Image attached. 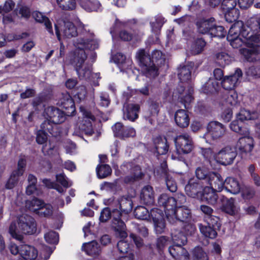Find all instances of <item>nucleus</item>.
I'll use <instances>...</instances> for the list:
<instances>
[{
  "mask_svg": "<svg viewBox=\"0 0 260 260\" xmlns=\"http://www.w3.org/2000/svg\"><path fill=\"white\" fill-rule=\"evenodd\" d=\"M75 49L71 52L66 58V63L73 66L80 80L92 81V79H100V74L92 73V65L86 61L87 50H93L98 48L99 40L91 32H82L74 41Z\"/></svg>",
  "mask_w": 260,
  "mask_h": 260,
  "instance_id": "nucleus-1",
  "label": "nucleus"
},
{
  "mask_svg": "<svg viewBox=\"0 0 260 260\" xmlns=\"http://www.w3.org/2000/svg\"><path fill=\"white\" fill-rule=\"evenodd\" d=\"M177 200L167 194H162L158 199V205L163 208L166 218L170 223L174 224L177 221L189 223L191 217L190 210L180 206L185 202V197L180 193L177 194ZM184 229L188 235H192L196 230L195 226L191 223L186 225Z\"/></svg>",
  "mask_w": 260,
  "mask_h": 260,
  "instance_id": "nucleus-2",
  "label": "nucleus"
},
{
  "mask_svg": "<svg viewBox=\"0 0 260 260\" xmlns=\"http://www.w3.org/2000/svg\"><path fill=\"white\" fill-rule=\"evenodd\" d=\"M241 35L245 39L246 44L250 48H242L240 52L248 62L260 61V17L257 15L250 18L247 24H243Z\"/></svg>",
  "mask_w": 260,
  "mask_h": 260,
  "instance_id": "nucleus-3",
  "label": "nucleus"
},
{
  "mask_svg": "<svg viewBox=\"0 0 260 260\" xmlns=\"http://www.w3.org/2000/svg\"><path fill=\"white\" fill-rule=\"evenodd\" d=\"M106 205L113 209V228L116 237L125 238L127 236L125 225L123 221L127 218V214L132 211L133 203L129 197H121L116 200L113 198L105 199Z\"/></svg>",
  "mask_w": 260,
  "mask_h": 260,
  "instance_id": "nucleus-4",
  "label": "nucleus"
},
{
  "mask_svg": "<svg viewBox=\"0 0 260 260\" xmlns=\"http://www.w3.org/2000/svg\"><path fill=\"white\" fill-rule=\"evenodd\" d=\"M136 57L141 68L143 74L149 78H154L158 75L157 65L166 63L165 55L158 50H155L151 53V57L144 49H140L136 53Z\"/></svg>",
  "mask_w": 260,
  "mask_h": 260,
  "instance_id": "nucleus-5",
  "label": "nucleus"
},
{
  "mask_svg": "<svg viewBox=\"0 0 260 260\" xmlns=\"http://www.w3.org/2000/svg\"><path fill=\"white\" fill-rule=\"evenodd\" d=\"M36 230L34 218L27 215H22L18 218L17 224L15 222L11 224L9 233L13 238L21 241L23 238L22 234L32 235Z\"/></svg>",
  "mask_w": 260,
  "mask_h": 260,
  "instance_id": "nucleus-6",
  "label": "nucleus"
},
{
  "mask_svg": "<svg viewBox=\"0 0 260 260\" xmlns=\"http://www.w3.org/2000/svg\"><path fill=\"white\" fill-rule=\"evenodd\" d=\"M243 26L242 21H238L234 23L230 27L227 40L230 42V45L234 48H238L242 46L243 44H246L245 39L241 35V29Z\"/></svg>",
  "mask_w": 260,
  "mask_h": 260,
  "instance_id": "nucleus-7",
  "label": "nucleus"
},
{
  "mask_svg": "<svg viewBox=\"0 0 260 260\" xmlns=\"http://www.w3.org/2000/svg\"><path fill=\"white\" fill-rule=\"evenodd\" d=\"M44 116L46 118L44 121H47L51 124L53 129L56 128V124L64 122L66 118V115L63 111L53 106L45 108Z\"/></svg>",
  "mask_w": 260,
  "mask_h": 260,
  "instance_id": "nucleus-8",
  "label": "nucleus"
},
{
  "mask_svg": "<svg viewBox=\"0 0 260 260\" xmlns=\"http://www.w3.org/2000/svg\"><path fill=\"white\" fill-rule=\"evenodd\" d=\"M238 140L235 148L242 157L249 156L254 147L253 138L249 135H242Z\"/></svg>",
  "mask_w": 260,
  "mask_h": 260,
  "instance_id": "nucleus-9",
  "label": "nucleus"
},
{
  "mask_svg": "<svg viewBox=\"0 0 260 260\" xmlns=\"http://www.w3.org/2000/svg\"><path fill=\"white\" fill-rule=\"evenodd\" d=\"M193 88L189 87L185 89L182 85H178L173 92L172 98L174 101H177L182 104L186 109L189 108V105L193 100L192 96Z\"/></svg>",
  "mask_w": 260,
  "mask_h": 260,
  "instance_id": "nucleus-10",
  "label": "nucleus"
},
{
  "mask_svg": "<svg viewBox=\"0 0 260 260\" xmlns=\"http://www.w3.org/2000/svg\"><path fill=\"white\" fill-rule=\"evenodd\" d=\"M225 132V128L221 123L217 121H211L208 124L207 132L203 138L207 143H210V139L214 140L220 138L223 136Z\"/></svg>",
  "mask_w": 260,
  "mask_h": 260,
  "instance_id": "nucleus-11",
  "label": "nucleus"
},
{
  "mask_svg": "<svg viewBox=\"0 0 260 260\" xmlns=\"http://www.w3.org/2000/svg\"><path fill=\"white\" fill-rule=\"evenodd\" d=\"M174 141L178 153H188L192 150L193 142L192 138L188 134L185 133L177 136Z\"/></svg>",
  "mask_w": 260,
  "mask_h": 260,
  "instance_id": "nucleus-12",
  "label": "nucleus"
},
{
  "mask_svg": "<svg viewBox=\"0 0 260 260\" xmlns=\"http://www.w3.org/2000/svg\"><path fill=\"white\" fill-rule=\"evenodd\" d=\"M80 111L83 116V120L79 125V129L86 135H91L93 133L92 121L95 120V117L84 107H81Z\"/></svg>",
  "mask_w": 260,
  "mask_h": 260,
  "instance_id": "nucleus-13",
  "label": "nucleus"
},
{
  "mask_svg": "<svg viewBox=\"0 0 260 260\" xmlns=\"http://www.w3.org/2000/svg\"><path fill=\"white\" fill-rule=\"evenodd\" d=\"M237 156V152L229 146L222 148L216 153L215 160L218 163L226 166L231 165Z\"/></svg>",
  "mask_w": 260,
  "mask_h": 260,
  "instance_id": "nucleus-14",
  "label": "nucleus"
},
{
  "mask_svg": "<svg viewBox=\"0 0 260 260\" xmlns=\"http://www.w3.org/2000/svg\"><path fill=\"white\" fill-rule=\"evenodd\" d=\"M205 184L204 182H201L197 179H190L185 186L186 193L193 198H197L198 200L201 196L203 189Z\"/></svg>",
  "mask_w": 260,
  "mask_h": 260,
  "instance_id": "nucleus-15",
  "label": "nucleus"
},
{
  "mask_svg": "<svg viewBox=\"0 0 260 260\" xmlns=\"http://www.w3.org/2000/svg\"><path fill=\"white\" fill-rule=\"evenodd\" d=\"M242 74V71L237 69L233 74L224 77L221 82L223 88L227 90H234V88L240 83Z\"/></svg>",
  "mask_w": 260,
  "mask_h": 260,
  "instance_id": "nucleus-16",
  "label": "nucleus"
},
{
  "mask_svg": "<svg viewBox=\"0 0 260 260\" xmlns=\"http://www.w3.org/2000/svg\"><path fill=\"white\" fill-rule=\"evenodd\" d=\"M75 24H76L78 27H83V30L80 34L82 32H90L89 30H87L86 28H85L82 23L80 21L78 18H76L74 19V22L71 21H64L63 26L61 28V31L62 33L63 36L68 38L76 37L77 35V30Z\"/></svg>",
  "mask_w": 260,
  "mask_h": 260,
  "instance_id": "nucleus-17",
  "label": "nucleus"
},
{
  "mask_svg": "<svg viewBox=\"0 0 260 260\" xmlns=\"http://www.w3.org/2000/svg\"><path fill=\"white\" fill-rule=\"evenodd\" d=\"M150 219L152 218L153 221L156 233L161 234L164 232L166 224L162 210L157 208H153L150 212Z\"/></svg>",
  "mask_w": 260,
  "mask_h": 260,
  "instance_id": "nucleus-18",
  "label": "nucleus"
},
{
  "mask_svg": "<svg viewBox=\"0 0 260 260\" xmlns=\"http://www.w3.org/2000/svg\"><path fill=\"white\" fill-rule=\"evenodd\" d=\"M224 180L219 174L210 172L205 184L206 186L220 192L224 188Z\"/></svg>",
  "mask_w": 260,
  "mask_h": 260,
  "instance_id": "nucleus-19",
  "label": "nucleus"
},
{
  "mask_svg": "<svg viewBox=\"0 0 260 260\" xmlns=\"http://www.w3.org/2000/svg\"><path fill=\"white\" fill-rule=\"evenodd\" d=\"M57 104L66 110V116H70L74 114L76 111L74 102L68 93H62Z\"/></svg>",
  "mask_w": 260,
  "mask_h": 260,
  "instance_id": "nucleus-20",
  "label": "nucleus"
},
{
  "mask_svg": "<svg viewBox=\"0 0 260 260\" xmlns=\"http://www.w3.org/2000/svg\"><path fill=\"white\" fill-rule=\"evenodd\" d=\"M47 132L49 133L53 136L57 135L56 132L53 129V126L47 121H44L41 125V129L37 133L36 141L38 144H43L47 140Z\"/></svg>",
  "mask_w": 260,
  "mask_h": 260,
  "instance_id": "nucleus-21",
  "label": "nucleus"
},
{
  "mask_svg": "<svg viewBox=\"0 0 260 260\" xmlns=\"http://www.w3.org/2000/svg\"><path fill=\"white\" fill-rule=\"evenodd\" d=\"M216 192L218 191L205 185L199 200L207 202L211 205H215L218 202V197Z\"/></svg>",
  "mask_w": 260,
  "mask_h": 260,
  "instance_id": "nucleus-22",
  "label": "nucleus"
},
{
  "mask_svg": "<svg viewBox=\"0 0 260 260\" xmlns=\"http://www.w3.org/2000/svg\"><path fill=\"white\" fill-rule=\"evenodd\" d=\"M125 126H124L121 122H117L112 126V128L115 137L121 139L129 137H134L136 135V131L134 128L127 129L128 133L124 131Z\"/></svg>",
  "mask_w": 260,
  "mask_h": 260,
  "instance_id": "nucleus-23",
  "label": "nucleus"
},
{
  "mask_svg": "<svg viewBox=\"0 0 260 260\" xmlns=\"http://www.w3.org/2000/svg\"><path fill=\"white\" fill-rule=\"evenodd\" d=\"M169 252L170 255L177 260H188L189 253L187 251L180 245L174 244L169 247Z\"/></svg>",
  "mask_w": 260,
  "mask_h": 260,
  "instance_id": "nucleus-24",
  "label": "nucleus"
},
{
  "mask_svg": "<svg viewBox=\"0 0 260 260\" xmlns=\"http://www.w3.org/2000/svg\"><path fill=\"white\" fill-rule=\"evenodd\" d=\"M20 254L25 260H35L38 256V252L34 246L24 244L20 247Z\"/></svg>",
  "mask_w": 260,
  "mask_h": 260,
  "instance_id": "nucleus-25",
  "label": "nucleus"
},
{
  "mask_svg": "<svg viewBox=\"0 0 260 260\" xmlns=\"http://www.w3.org/2000/svg\"><path fill=\"white\" fill-rule=\"evenodd\" d=\"M114 62L117 64L121 72H125L129 69L132 64V61L126 58L121 53H117L113 56Z\"/></svg>",
  "mask_w": 260,
  "mask_h": 260,
  "instance_id": "nucleus-26",
  "label": "nucleus"
},
{
  "mask_svg": "<svg viewBox=\"0 0 260 260\" xmlns=\"http://www.w3.org/2000/svg\"><path fill=\"white\" fill-rule=\"evenodd\" d=\"M175 121L180 127H186L189 124L190 118L187 111L183 109L177 110L175 114Z\"/></svg>",
  "mask_w": 260,
  "mask_h": 260,
  "instance_id": "nucleus-27",
  "label": "nucleus"
},
{
  "mask_svg": "<svg viewBox=\"0 0 260 260\" xmlns=\"http://www.w3.org/2000/svg\"><path fill=\"white\" fill-rule=\"evenodd\" d=\"M123 118L132 121H134L138 117V112L140 107L138 105L129 104L124 105Z\"/></svg>",
  "mask_w": 260,
  "mask_h": 260,
  "instance_id": "nucleus-28",
  "label": "nucleus"
},
{
  "mask_svg": "<svg viewBox=\"0 0 260 260\" xmlns=\"http://www.w3.org/2000/svg\"><path fill=\"white\" fill-rule=\"evenodd\" d=\"M215 19L211 17L208 19H202L197 22L198 30L202 34H208L214 25Z\"/></svg>",
  "mask_w": 260,
  "mask_h": 260,
  "instance_id": "nucleus-29",
  "label": "nucleus"
},
{
  "mask_svg": "<svg viewBox=\"0 0 260 260\" xmlns=\"http://www.w3.org/2000/svg\"><path fill=\"white\" fill-rule=\"evenodd\" d=\"M153 144L156 152L159 155H164L168 151L169 146L165 137L157 136L153 139Z\"/></svg>",
  "mask_w": 260,
  "mask_h": 260,
  "instance_id": "nucleus-30",
  "label": "nucleus"
},
{
  "mask_svg": "<svg viewBox=\"0 0 260 260\" xmlns=\"http://www.w3.org/2000/svg\"><path fill=\"white\" fill-rule=\"evenodd\" d=\"M32 16L35 20L39 23H43L45 28L50 35H53L52 23L49 19L44 14L39 11H34Z\"/></svg>",
  "mask_w": 260,
  "mask_h": 260,
  "instance_id": "nucleus-31",
  "label": "nucleus"
},
{
  "mask_svg": "<svg viewBox=\"0 0 260 260\" xmlns=\"http://www.w3.org/2000/svg\"><path fill=\"white\" fill-rule=\"evenodd\" d=\"M224 188L228 192L236 194L240 192L241 186L237 179L228 177L224 180Z\"/></svg>",
  "mask_w": 260,
  "mask_h": 260,
  "instance_id": "nucleus-32",
  "label": "nucleus"
},
{
  "mask_svg": "<svg viewBox=\"0 0 260 260\" xmlns=\"http://www.w3.org/2000/svg\"><path fill=\"white\" fill-rule=\"evenodd\" d=\"M81 7L87 12H100L102 6L98 0H81Z\"/></svg>",
  "mask_w": 260,
  "mask_h": 260,
  "instance_id": "nucleus-33",
  "label": "nucleus"
},
{
  "mask_svg": "<svg viewBox=\"0 0 260 260\" xmlns=\"http://www.w3.org/2000/svg\"><path fill=\"white\" fill-rule=\"evenodd\" d=\"M140 198L144 204H152L154 201V193L153 188L150 185L145 186L142 189Z\"/></svg>",
  "mask_w": 260,
  "mask_h": 260,
  "instance_id": "nucleus-34",
  "label": "nucleus"
},
{
  "mask_svg": "<svg viewBox=\"0 0 260 260\" xmlns=\"http://www.w3.org/2000/svg\"><path fill=\"white\" fill-rule=\"evenodd\" d=\"M82 248L87 255L93 257L98 256L101 251L100 245L95 241L84 243Z\"/></svg>",
  "mask_w": 260,
  "mask_h": 260,
  "instance_id": "nucleus-35",
  "label": "nucleus"
},
{
  "mask_svg": "<svg viewBox=\"0 0 260 260\" xmlns=\"http://www.w3.org/2000/svg\"><path fill=\"white\" fill-rule=\"evenodd\" d=\"M258 117V114L257 112L255 111L251 112L249 110L245 109H241L236 115V118L237 120H239L240 122L253 120Z\"/></svg>",
  "mask_w": 260,
  "mask_h": 260,
  "instance_id": "nucleus-36",
  "label": "nucleus"
},
{
  "mask_svg": "<svg viewBox=\"0 0 260 260\" xmlns=\"http://www.w3.org/2000/svg\"><path fill=\"white\" fill-rule=\"evenodd\" d=\"M165 22V18L160 14H158L151 18L150 20V25L152 31L157 33L160 30Z\"/></svg>",
  "mask_w": 260,
  "mask_h": 260,
  "instance_id": "nucleus-37",
  "label": "nucleus"
},
{
  "mask_svg": "<svg viewBox=\"0 0 260 260\" xmlns=\"http://www.w3.org/2000/svg\"><path fill=\"white\" fill-rule=\"evenodd\" d=\"M201 234L205 237L214 239L217 236L216 228L209 225L199 224Z\"/></svg>",
  "mask_w": 260,
  "mask_h": 260,
  "instance_id": "nucleus-38",
  "label": "nucleus"
},
{
  "mask_svg": "<svg viewBox=\"0 0 260 260\" xmlns=\"http://www.w3.org/2000/svg\"><path fill=\"white\" fill-rule=\"evenodd\" d=\"M44 202L37 198H34L31 201H26L25 207L27 209L34 212L38 213L39 210L43 207Z\"/></svg>",
  "mask_w": 260,
  "mask_h": 260,
  "instance_id": "nucleus-39",
  "label": "nucleus"
},
{
  "mask_svg": "<svg viewBox=\"0 0 260 260\" xmlns=\"http://www.w3.org/2000/svg\"><path fill=\"white\" fill-rule=\"evenodd\" d=\"M191 66H184L178 69V77L181 82H186L191 78Z\"/></svg>",
  "mask_w": 260,
  "mask_h": 260,
  "instance_id": "nucleus-40",
  "label": "nucleus"
},
{
  "mask_svg": "<svg viewBox=\"0 0 260 260\" xmlns=\"http://www.w3.org/2000/svg\"><path fill=\"white\" fill-rule=\"evenodd\" d=\"M237 118L233 121L230 125L231 129L241 135H249L250 134L249 129L247 128L243 127L241 124V122Z\"/></svg>",
  "mask_w": 260,
  "mask_h": 260,
  "instance_id": "nucleus-41",
  "label": "nucleus"
},
{
  "mask_svg": "<svg viewBox=\"0 0 260 260\" xmlns=\"http://www.w3.org/2000/svg\"><path fill=\"white\" fill-rule=\"evenodd\" d=\"M58 7L62 10L73 11L76 7V0H56Z\"/></svg>",
  "mask_w": 260,
  "mask_h": 260,
  "instance_id": "nucleus-42",
  "label": "nucleus"
},
{
  "mask_svg": "<svg viewBox=\"0 0 260 260\" xmlns=\"http://www.w3.org/2000/svg\"><path fill=\"white\" fill-rule=\"evenodd\" d=\"M134 215L139 219L147 220L150 219V213L144 206H137L135 209Z\"/></svg>",
  "mask_w": 260,
  "mask_h": 260,
  "instance_id": "nucleus-43",
  "label": "nucleus"
},
{
  "mask_svg": "<svg viewBox=\"0 0 260 260\" xmlns=\"http://www.w3.org/2000/svg\"><path fill=\"white\" fill-rule=\"evenodd\" d=\"M206 45V42L202 39H197L191 44L190 51L192 54L200 53Z\"/></svg>",
  "mask_w": 260,
  "mask_h": 260,
  "instance_id": "nucleus-44",
  "label": "nucleus"
},
{
  "mask_svg": "<svg viewBox=\"0 0 260 260\" xmlns=\"http://www.w3.org/2000/svg\"><path fill=\"white\" fill-rule=\"evenodd\" d=\"M232 58L226 53L221 52L216 55V63L221 67L229 64L232 61Z\"/></svg>",
  "mask_w": 260,
  "mask_h": 260,
  "instance_id": "nucleus-45",
  "label": "nucleus"
},
{
  "mask_svg": "<svg viewBox=\"0 0 260 260\" xmlns=\"http://www.w3.org/2000/svg\"><path fill=\"white\" fill-rule=\"evenodd\" d=\"M218 87V83L213 79L210 78L202 86L203 91L206 93L216 91Z\"/></svg>",
  "mask_w": 260,
  "mask_h": 260,
  "instance_id": "nucleus-46",
  "label": "nucleus"
},
{
  "mask_svg": "<svg viewBox=\"0 0 260 260\" xmlns=\"http://www.w3.org/2000/svg\"><path fill=\"white\" fill-rule=\"evenodd\" d=\"M96 172L98 178H104L111 174L112 170L109 165L103 164L97 166Z\"/></svg>",
  "mask_w": 260,
  "mask_h": 260,
  "instance_id": "nucleus-47",
  "label": "nucleus"
},
{
  "mask_svg": "<svg viewBox=\"0 0 260 260\" xmlns=\"http://www.w3.org/2000/svg\"><path fill=\"white\" fill-rule=\"evenodd\" d=\"M224 17L227 22H233L236 21L239 17V11L237 8H233L223 11Z\"/></svg>",
  "mask_w": 260,
  "mask_h": 260,
  "instance_id": "nucleus-48",
  "label": "nucleus"
},
{
  "mask_svg": "<svg viewBox=\"0 0 260 260\" xmlns=\"http://www.w3.org/2000/svg\"><path fill=\"white\" fill-rule=\"evenodd\" d=\"M226 96L225 99V102L226 105H230L233 107H237L238 105V95L235 90L228 92Z\"/></svg>",
  "mask_w": 260,
  "mask_h": 260,
  "instance_id": "nucleus-49",
  "label": "nucleus"
},
{
  "mask_svg": "<svg viewBox=\"0 0 260 260\" xmlns=\"http://www.w3.org/2000/svg\"><path fill=\"white\" fill-rule=\"evenodd\" d=\"M128 21H121L118 19H115L114 24L110 30V32L113 39L116 35V32L119 29L128 27Z\"/></svg>",
  "mask_w": 260,
  "mask_h": 260,
  "instance_id": "nucleus-50",
  "label": "nucleus"
},
{
  "mask_svg": "<svg viewBox=\"0 0 260 260\" xmlns=\"http://www.w3.org/2000/svg\"><path fill=\"white\" fill-rule=\"evenodd\" d=\"M171 235L172 239L175 245L182 246L187 242V238L182 232L172 233Z\"/></svg>",
  "mask_w": 260,
  "mask_h": 260,
  "instance_id": "nucleus-51",
  "label": "nucleus"
},
{
  "mask_svg": "<svg viewBox=\"0 0 260 260\" xmlns=\"http://www.w3.org/2000/svg\"><path fill=\"white\" fill-rule=\"evenodd\" d=\"M226 31L222 26H217L214 22V25L212 27L209 35L211 37L224 38L225 36Z\"/></svg>",
  "mask_w": 260,
  "mask_h": 260,
  "instance_id": "nucleus-52",
  "label": "nucleus"
},
{
  "mask_svg": "<svg viewBox=\"0 0 260 260\" xmlns=\"http://www.w3.org/2000/svg\"><path fill=\"white\" fill-rule=\"evenodd\" d=\"M42 150L45 155L50 156L58 154L57 148L50 141L43 146Z\"/></svg>",
  "mask_w": 260,
  "mask_h": 260,
  "instance_id": "nucleus-53",
  "label": "nucleus"
},
{
  "mask_svg": "<svg viewBox=\"0 0 260 260\" xmlns=\"http://www.w3.org/2000/svg\"><path fill=\"white\" fill-rule=\"evenodd\" d=\"M223 210L230 215H235L238 213L239 208L235 205L233 200L231 199L228 200L223 206Z\"/></svg>",
  "mask_w": 260,
  "mask_h": 260,
  "instance_id": "nucleus-54",
  "label": "nucleus"
},
{
  "mask_svg": "<svg viewBox=\"0 0 260 260\" xmlns=\"http://www.w3.org/2000/svg\"><path fill=\"white\" fill-rule=\"evenodd\" d=\"M192 255L196 260H208L207 255L202 248L196 247L192 251Z\"/></svg>",
  "mask_w": 260,
  "mask_h": 260,
  "instance_id": "nucleus-55",
  "label": "nucleus"
},
{
  "mask_svg": "<svg viewBox=\"0 0 260 260\" xmlns=\"http://www.w3.org/2000/svg\"><path fill=\"white\" fill-rule=\"evenodd\" d=\"M173 174L166 173V183L168 189L172 192H175L177 190V186L176 181L174 180Z\"/></svg>",
  "mask_w": 260,
  "mask_h": 260,
  "instance_id": "nucleus-56",
  "label": "nucleus"
},
{
  "mask_svg": "<svg viewBox=\"0 0 260 260\" xmlns=\"http://www.w3.org/2000/svg\"><path fill=\"white\" fill-rule=\"evenodd\" d=\"M209 173L210 172L204 167L197 168L196 170V175L198 178L197 180L201 182H204V184H205Z\"/></svg>",
  "mask_w": 260,
  "mask_h": 260,
  "instance_id": "nucleus-57",
  "label": "nucleus"
},
{
  "mask_svg": "<svg viewBox=\"0 0 260 260\" xmlns=\"http://www.w3.org/2000/svg\"><path fill=\"white\" fill-rule=\"evenodd\" d=\"M113 209L109 207L105 208L101 212L100 220L101 222H106L110 217L112 218V226H113Z\"/></svg>",
  "mask_w": 260,
  "mask_h": 260,
  "instance_id": "nucleus-58",
  "label": "nucleus"
},
{
  "mask_svg": "<svg viewBox=\"0 0 260 260\" xmlns=\"http://www.w3.org/2000/svg\"><path fill=\"white\" fill-rule=\"evenodd\" d=\"M22 175H18L16 172L13 171L6 184V188L8 189H12L17 184L18 179Z\"/></svg>",
  "mask_w": 260,
  "mask_h": 260,
  "instance_id": "nucleus-59",
  "label": "nucleus"
},
{
  "mask_svg": "<svg viewBox=\"0 0 260 260\" xmlns=\"http://www.w3.org/2000/svg\"><path fill=\"white\" fill-rule=\"evenodd\" d=\"M46 241L49 244H56L59 240V235L54 231H49L44 235Z\"/></svg>",
  "mask_w": 260,
  "mask_h": 260,
  "instance_id": "nucleus-60",
  "label": "nucleus"
},
{
  "mask_svg": "<svg viewBox=\"0 0 260 260\" xmlns=\"http://www.w3.org/2000/svg\"><path fill=\"white\" fill-rule=\"evenodd\" d=\"M133 171V176H126L124 178V181L126 183H129L131 182H133L134 180L140 178L142 176V173L141 171V169L139 166H136L134 169Z\"/></svg>",
  "mask_w": 260,
  "mask_h": 260,
  "instance_id": "nucleus-61",
  "label": "nucleus"
},
{
  "mask_svg": "<svg viewBox=\"0 0 260 260\" xmlns=\"http://www.w3.org/2000/svg\"><path fill=\"white\" fill-rule=\"evenodd\" d=\"M117 246L121 253L128 254V253H133L131 251L129 244L123 240H120L117 243Z\"/></svg>",
  "mask_w": 260,
  "mask_h": 260,
  "instance_id": "nucleus-62",
  "label": "nucleus"
},
{
  "mask_svg": "<svg viewBox=\"0 0 260 260\" xmlns=\"http://www.w3.org/2000/svg\"><path fill=\"white\" fill-rule=\"evenodd\" d=\"M246 75L248 77L260 78V66L257 67L251 66L246 70Z\"/></svg>",
  "mask_w": 260,
  "mask_h": 260,
  "instance_id": "nucleus-63",
  "label": "nucleus"
},
{
  "mask_svg": "<svg viewBox=\"0 0 260 260\" xmlns=\"http://www.w3.org/2000/svg\"><path fill=\"white\" fill-rule=\"evenodd\" d=\"M15 3L12 0H8L6 1L4 5L0 6V14L4 15L7 13L14 8Z\"/></svg>",
  "mask_w": 260,
  "mask_h": 260,
  "instance_id": "nucleus-64",
  "label": "nucleus"
}]
</instances>
